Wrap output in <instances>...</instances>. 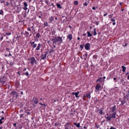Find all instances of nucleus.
<instances>
[{
  "instance_id": "f257e3e1",
  "label": "nucleus",
  "mask_w": 129,
  "mask_h": 129,
  "mask_svg": "<svg viewBox=\"0 0 129 129\" xmlns=\"http://www.w3.org/2000/svg\"><path fill=\"white\" fill-rule=\"evenodd\" d=\"M52 41H53V43H55L56 45H58L60 44L62 41V40L61 37L59 36L56 38H55L52 39Z\"/></svg>"
},
{
  "instance_id": "f03ea898",
  "label": "nucleus",
  "mask_w": 129,
  "mask_h": 129,
  "mask_svg": "<svg viewBox=\"0 0 129 129\" xmlns=\"http://www.w3.org/2000/svg\"><path fill=\"white\" fill-rule=\"evenodd\" d=\"M129 98L128 95H126L124 96L123 98V100L121 101V104L120 105H123L125 103H127V101Z\"/></svg>"
},
{
  "instance_id": "7ed1b4c3",
  "label": "nucleus",
  "mask_w": 129,
  "mask_h": 129,
  "mask_svg": "<svg viewBox=\"0 0 129 129\" xmlns=\"http://www.w3.org/2000/svg\"><path fill=\"white\" fill-rule=\"evenodd\" d=\"M116 114V113L115 112H113L112 113V116H108L106 117L105 116V118H106V121H110L111 118H115V116Z\"/></svg>"
},
{
  "instance_id": "20e7f679",
  "label": "nucleus",
  "mask_w": 129,
  "mask_h": 129,
  "mask_svg": "<svg viewBox=\"0 0 129 129\" xmlns=\"http://www.w3.org/2000/svg\"><path fill=\"white\" fill-rule=\"evenodd\" d=\"M28 60L29 61V62L33 65L34 63H36V61L34 57H30L28 59Z\"/></svg>"
},
{
  "instance_id": "39448f33",
  "label": "nucleus",
  "mask_w": 129,
  "mask_h": 129,
  "mask_svg": "<svg viewBox=\"0 0 129 129\" xmlns=\"http://www.w3.org/2000/svg\"><path fill=\"white\" fill-rule=\"evenodd\" d=\"M95 91L96 92H97L98 91L101 90L102 88H101V86L99 84L97 85L95 87Z\"/></svg>"
},
{
  "instance_id": "423d86ee",
  "label": "nucleus",
  "mask_w": 129,
  "mask_h": 129,
  "mask_svg": "<svg viewBox=\"0 0 129 129\" xmlns=\"http://www.w3.org/2000/svg\"><path fill=\"white\" fill-rule=\"evenodd\" d=\"M90 46L91 45L89 43H86L85 46V49L87 50H89L90 48Z\"/></svg>"
},
{
  "instance_id": "0eeeda50",
  "label": "nucleus",
  "mask_w": 129,
  "mask_h": 129,
  "mask_svg": "<svg viewBox=\"0 0 129 129\" xmlns=\"http://www.w3.org/2000/svg\"><path fill=\"white\" fill-rule=\"evenodd\" d=\"M31 102L33 104H37L38 103V99L36 98H34L31 100Z\"/></svg>"
},
{
  "instance_id": "6e6552de",
  "label": "nucleus",
  "mask_w": 129,
  "mask_h": 129,
  "mask_svg": "<svg viewBox=\"0 0 129 129\" xmlns=\"http://www.w3.org/2000/svg\"><path fill=\"white\" fill-rule=\"evenodd\" d=\"M102 108H100V109L98 108L97 111L99 113L100 115H102V114H105L104 112H103Z\"/></svg>"
},
{
  "instance_id": "1a4fd4ad",
  "label": "nucleus",
  "mask_w": 129,
  "mask_h": 129,
  "mask_svg": "<svg viewBox=\"0 0 129 129\" xmlns=\"http://www.w3.org/2000/svg\"><path fill=\"white\" fill-rule=\"evenodd\" d=\"M24 6L23 7V9L25 10H27L28 9V8L27 7L28 6L27 3L25 2H24Z\"/></svg>"
},
{
  "instance_id": "9d476101",
  "label": "nucleus",
  "mask_w": 129,
  "mask_h": 129,
  "mask_svg": "<svg viewBox=\"0 0 129 129\" xmlns=\"http://www.w3.org/2000/svg\"><path fill=\"white\" fill-rule=\"evenodd\" d=\"M116 110V106H114L113 107H112L110 109V111L112 112H115Z\"/></svg>"
},
{
  "instance_id": "9b49d317",
  "label": "nucleus",
  "mask_w": 129,
  "mask_h": 129,
  "mask_svg": "<svg viewBox=\"0 0 129 129\" xmlns=\"http://www.w3.org/2000/svg\"><path fill=\"white\" fill-rule=\"evenodd\" d=\"M79 93V92L78 91L77 92H73L72 93V94L73 95H75L76 96V98H78L79 97V96H78V94Z\"/></svg>"
},
{
  "instance_id": "f8f14e48",
  "label": "nucleus",
  "mask_w": 129,
  "mask_h": 129,
  "mask_svg": "<svg viewBox=\"0 0 129 129\" xmlns=\"http://www.w3.org/2000/svg\"><path fill=\"white\" fill-rule=\"evenodd\" d=\"M70 124L69 123H66L64 126L65 129H69L70 126Z\"/></svg>"
},
{
  "instance_id": "ddd939ff",
  "label": "nucleus",
  "mask_w": 129,
  "mask_h": 129,
  "mask_svg": "<svg viewBox=\"0 0 129 129\" xmlns=\"http://www.w3.org/2000/svg\"><path fill=\"white\" fill-rule=\"evenodd\" d=\"M103 79L101 77H100L98 78L97 81H96V83H98L99 82V83L100 82H102Z\"/></svg>"
},
{
  "instance_id": "4468645a",
  "label": "nucleus",
  "mask_w": 129,
  "mask_h": 129,
  "mask_svg": "<svg viewBox=\"0 0 129 129\" xmlns=\"http://www.w3.org/2000/svg\"><path fill=\"white\" fill-rule=\"evenodd\" d=\"M67 37L70 41H71L72 38V35L71 34H69L67 36Z\"/></svg>"
},
{
  "instance_id": "2eb2a0df",
  "label": "nucleus",
  "mask_w": 129,
  "mask_h": 129,
  "mask_svg": "<svg viewBox=\"0 0 129 129\" xmlns=\"http://www.w3.org/2000/svg\"><path fill=\"white\" fill-rule=\"evenodd\" d=\"M46 52L44 54L42 55V56H41V58L42 59H44L45 58H46Z\"/></svg>"
},
{
  "instance_id": "dca6fc26",
  "label": "nucleus",
  "mask_w": 129,
  "mask_h": 129,
  "mask_svg": "<svg viewBox=\"0 0 129 129\" xmlns=\"http://www.w3.org/2000/svg\"><path fill=\"white\" fill-rule=\"evenodd\" d=\"M54 20V17L52 16L49 19V23H52Z\"/></svg>"
},
{
  "instance_id": "f3484780",
  "label": "nucleus",
  "mask_w": 129,
  "mask_h": 129,
  "mask_svg": "<svg viewBox=\"0 0 129 129\" xmlns=\"http://www.w3.org/2000/svg\"><path fill=\"white\" fill-rule=\"evenodd\" d=\"M11 94L12 95H16L17 96H18V94L16 92L12 91L11 93Z\"/></svg>"
},
{
  "instance_id": "a211bd4d",
  "label": "nucleus",
  "mask_w": 129,
  "mask_h": 129,
  "mask_svg": "<svg viewBox=\"0 0 129 129\" xmlns=\"http://www.w3.org/2000/svg\"><path fill=\"white\" fill-rule=\"evenodd\" d=\"M90 95L91 93L90 92H88L86 93V96L89 98V99H90L91 97L90 96Z\"/></svg>"
},
{
  "instance_id": "6ab92c4d",
  "label": "nucleus",
  "mask_w": 129,
  "mask_h": 129,
  "mask_svg": "<svg viewBox=\"0 0 129 129\" xmlns=\"http://www.w3.org/2000/svg\"><path fill=\"white\" fill-rule=\"evenodd\" d=\"M41 108L42 109H44L45 108L46 105L45 104H42L41 103Z\"/></svg>"
},
{
  "instance_id": "aec40b11",
  "label": "nucleus",
  "mask_w": 129,
  "mask_h": 129,
  "mask_svg": "<svg viewBox=\"0 0 129 129\" xmlns=\"http://www.w3.org/2000/svg\"><path fill=\"white\" fill-rule=\"evenodd\" d=\"M121 68L122 69V71L123 72H124L125 71V70L126 69V68L124 66H122L121 67Z\"/></svg>"
},
{
  "instance_id": "412c9836",
  "label": "nucleus",
  "mask_w": 129,
  "mask_h": 129,
  "mask_svg": "<svg viewBox=\"0 0 129 129\" xmlns=\"http://www.w3.org/2000/svg\"><path fill=\"white\" fill-rule=\"evenodd\" d=\"M56 5L57 7L58 8H60V9L62 8V7H61L60 4L57 3H56Z\"/></svg>"
},
{
  "instance_id": "4be33fe9",
  "label": "nucleus",
  "mask_w": 129,
  "mask_h": 129,
  "mask_svg": "<svg viewBox=\"0 0 129 129\" xmlns=\"http://www.w3.org/2000/svg\"><path fill=\"white\" fill-rule=\"evenodd\" d=\"M87 33L88 34L87 36L88 37H91L92 36V35L90 33V31H88Z\"/></svg>"
},
{
  "instance_id": "5701e85b",
  "label": "nucleus",
  "mask_w": 129,
  "mask_h": 129,
  "mask_svg": "<svg viewBox=\"0 0 129 129\" xmlns=\"http://www.w3.org/2000/svg\"><path fill=\"white\" fill-rule=\"evenodd\" d=\"M84 44H82L81 45H80V48L81 49V50H82L84 48Z\"/></svg>"
},
{
  "instance_id": "b1692460",
  "label": "nucleus",
  "mask_w": 129,
  "mask_h": 129,
  "mask_svg": "<svg viewBox=\"0 0 129 129\" xmlns=\"http://www.w3.org/2000/svg\"><path fill=\"white\" fill-rule=\"evenodd\" d=\"M93 34L94 36L96 35L97 34V33L96 32V28H94V29Z\"/></svg>"
},
{
  "instance_id": "393cba45",
  "label": "nucleus",
  "mask_w": 129,
  "mask_h": 129,
  "mask_svg": "<svg viewBox=\"0 0 129 129\" xmlns=\"http://www.w3.org/2000/svg\"><path fill=\"white\" fill-rule=\"evenodd\" d=\"M74 4L75 5H77L78 4V2L77 1H75L74 2Z\"/></svg>"
},
{
  "instance_id": "a878e982",
  "label": "nucleus",
  "mask_w": 129,
  "mask_h": 129,
  "mask_svg": "<svg viewBox=\"0 0 129 129\" xmlns=\"http://www.w3.org/2000/svg\"><path fill=\"white\" fill-rule=\"evenodd\" d=\"M25 74L27 76H28L29 75V74L28 72H26L25 73H24L23 74V75Z\"/></svg>"
},
{
  "instance_id": "bb28decb",
  "label": "nucleus",
  "mask_w": 129,
  "mask_h": 129,
  "mask_svg": "<svg viewBox=\"0 0 129 129\" xmlns=\"http://www.w3.org/2000/svg\"><path fill=\"white\" fill-rule=\"evenodd\" d=\"M36 36L37 38H39L40 36V34L39 33H37L36 35Z\"/></svg>"
},
{
  "instance_id": "cd10ccee",
  "label": "nucleus",
  "mask_w": 129,
  "mask_h": 129,
  "mask_svg": "<svg viewBox=\"0 0 129 129\" xmlns=\"http://www.w3.org/2000/svg\"><path fill=\"white\" fill-rule=\"evenodd\" d=\"M48 23L47 22H44V25L45 26H47L48 25Z\"/></svg>"
},
{
  "instance_id": "c85d7f7f",
  "label": "nucleus",
  "mask_w": 129,
  "mask_h": 129,
  "mask_svg": "<svg viewBox=\"0 0 129 129\" xmlns=\"http://www.w3.org/2000/svg\"><path fill=\"white\" fill-rule=\"evenodd\" d=\"M98 56L96 55H94L93 56V58L94 59H96L97 58Z\"/></svg>"
},
{
  "instance_id": "c756f323",
  "label": "nucleus",
  "mask_w": 129,
  "mask_h": 129,
  "mask_svg": "<svg viewBox=\"0 0 129 129\" xmlns=\"http://www.w3.org/2000/svg\"><path fill=\"white\" fill-rule=\"evenodd\" d=\"M60 124L59 123H57V122H56L54 124V126H56L57 125H59Z\"/></svg>"
},
{
  "instance_id": "7c9ffc66",
  "label": "nucleus",
  "mask_w": 129,
  "mask_h": 129,
  "mask_svg": "<svg viewBox=\"0 0 129 129\" xmlns=\"http://www.w3.org/2000/svg\"><path fill=\"white\" fill-rule=\"evenodd\" d=\"M40 44H39V45H38L37 47V48L36 49L37 50H39L40 49V48H39V46H40Z\"/></svg>"
},
{
  "instance_id": "2f4dec72",
  "label": "nucleus",
  "mask_w": 129,
  "mask_h": 129,
  "mask_svg": "<svg viewBox=\"0 0 129 129\" xmlns=\"http://www.w3.org/2000/svg\"><path fill=\"white\" fill-rule=\"evenodd\" d=\"M6 34L7 36H9L11 34V33H6Z\"/></svg>"
},
{
  "instance_id": "473e14b6",
  "label": "nucleus",
  "mask_w": 129,
  "mask_h": 129,
  "mask_svg": "<svg viewBox=\"0 0 129 129\" xmlns=\"http://www.w3.org/2000/svg\"><path fill=\"white\" fill-rule=\"evenodd\" d=\"M25 33L26 34V36L28 37V36L29 35V33L27 32L26 31L25 32Z\"/></svg>"
},
{
  "instance_id": "72a5a7b5",
  "label": "nucleus",
  "mask_w": 129,
  "mask_h": 129,
  "mask_svg": "<svg viewBox=\"0 0 129 129\" xmlns=\"http://www.w3.org/2000/svg\"><path fill=\"white\" fill-rule=\"evenodd\" d=\"M45 3L48 5H49L50 4V3L49 2V0L46 1Z\"/></svg>"
},
{
  "instance_id": "f704fd0d",
  "label": "nucleus",
  "mask_w": 129,
  "mask_h": 129,
  "mask_svg": "<svg viewBox=\"0 0 129 129\" xmlns=\"http://www.w3.org/2000/svg\"><path fill=\"white\" fill-rule=\"evenodd\" d=\"M76 126L78 127H80V123H78L77 124Z\"/></svg>"
},
{
  "instance_id": "c9c22d12",
  "label": "nucleus",
  "mask_w": 129,
  "mask_h": 129,
  "mask_svg": "<svg viewBox=\"0 0 129 129\" xmlns=\"http://www.w3.org/2000/svg\"><path fill=\"white\" fill-rule=\"evenodd\" d=\"M115 17H113V18L111 19V20L112 22H115V19H114Z\"/></svg>"
},
{
  "instance_id": "e433bc0d",
  "label": "nucleus",
  "mask_w": 129,
  "mask_h": 129,
  "mask_svg": "<svg viewBox=\"0 0 129 129\" xmlns=\"http://www.w3.org/2000/svg\"><path fill=\"white\" fill-rule=\"evenodd\" d=\"M116 78H114V82L116 83L117 82V80H116Z\"/></svg>"
},
{
  "instance_id": "4c0bfd02",
  "label": "nucleus",
  "mask_w": 129,
  "mask_h": 129,
  "mask_svg": "<svg viewBox=\"0 0 129 129\" xmlns=\"http://www.w3.org/2000/svg\"><path fill=\"white\" fill-rule=\"evenodd\" d=\"M88 4L87 3L85 2L83 4V5L85 6H86Z\"/></svg>"
},
{
  "instance_id": "58836bf2",
  "label": "nucleus",
  "mask_w": 129,
  "mask_h": 129,
  "mask_svg": "<svg viewBox=\"0 0 129 129\" xmlns=\"http://www.w3.org/2000/svg\"><path fill=\"white\" fill-rule=\"evenodd\" d=\"M37 46V44H34L33 46V47L34 48H35Z\"/></svg>"
},
{
  "instance_id": "ea45409f",
  "label": "nucleus",
  "mask_w": 129,
  "mask_h": 129,
  "mask_svg": "<svg viewBox=\"0 0 129 129\" xmlns=\"http://www.w3.org/2000/svg\"><path fill=\"white\" fill-rule=\"evenodd\" d=\"M109 129H116V128L113 127L112 126Z\"/></svg>"
},
{
  "instance_id": "a19ab883",
  "label": "nucleus",
  "mask_w": 129,
  "mask_h": 129,
  "mask_svg": "<svg viewBox=\"0 0 129 129\" xmlns=\"http://www.w3.org/2000/svg\"><path fill=\"white\" fill-rule=\"evenodd\" d=\"M53 49H52L50 51H49V53H51L52 52H53Z\"/></svg>"
},
{
  "instance_id": "79ce46f5",
  "label": "nucleus",
  "mask_w": 129,
  "mask_h": 129,
  "mask_svg": "<svg viewBox=\"0 0 129 129\" xmlns=\"http://www.w3.org/2000/svg\"><path fill=\"white\" fill-rule=\"evenodd\" d=\"M34 43L35 42H32V41H31L30 42V43L31 44V45H33Z\"/></svg>"
},
{
  "instance_id": "37998d69",
  "label": "nucleus",
  "mask_w": 129,
  "mask_h": 129,
  "mask_svg": "<svg viewBox=\"0 0 129 129\" xmlns=\"http://www.w3.org/2000/svg\"><path fill=\"white\" fill-rule=\"evenodd\" d=\"M95 127H97V128H98L99 127V124H95Z\"/></svg>"
},
{
  "instance_id": "c03bdc74",
  "label": "nucleus",
  "mask_w": 129,
  "mask_h": 129,
  "mask_svg": "<svg viewBox=\"0 0 129 129\" xmlns=\"http://www.w3.org/2000/svg\"><path fill=\"white\" fill-rule=\"evenodd\" d=\"M112 15H109V18H111L112 17Z\"/></svg>"
},
{
  "instance_id": "a18cd8bd",
  "label": "nucleus",
  "mask_w": 129,
  "mask_h": 129,
  "mask_svg": "<svg viewBox=\"0 0 129 129\" xmlns=\"http://www.w3.org/2000/svg\"><path fill=\"white\" fill-rule=\"evenodd\" d=\"M54 100V102H58V99L56 100Z\"/></svg>"
},
{
  "instance_id": "49530a36",
  "label": "nucleus",
  "mask_w": 129,
  "mask_h": 129,
  "mask_svg": "<svg viewBox=\"0 0 129 129\" xmlns=\"http://www.w3.org/2000/svg\"><path fill=\"white\" fill-rule=\"evenodd\" d=\"M127 45V43H126L124 45H123L122 46H123H123L125 47Z\"/></svg>"
},
{
  "instance_id": "de8ad7c7",
  "label": "nucleus",
  "mask_w": 129,
  "mask_h": 129,
  "mask_svg": "<svg viewBox=\"0 0 129 129\" xmlns=\"http://www.w3.org/2000/svg\"><path fill=\"white\" fill-rule=\"evenodd\" d=\"M20 118H21L23 116V114H21L20 115Z\"/></svg>"
},
{
  "instance_id": "09e8293b",
  "label": "nucleus",
  "mask_w": 129,
  "mask_h": 129,
  "mask_svg": "<svg viewBox=\"0 0 129 129\" xmlns=\"http://www.w3.org/2000/svg\"><path fill=\"white\" fill-rule=\"evenodd\" d=\"M107 13H106L104 15V16H106L107 15Z\"/></svg>"
},
{
  "instance_id": "8fccbe9b",
  "label": "nucleus",
  "mask_w": 129,
  "mask_h": 129,
  "mask_svg": "<svg viewBox=\"0 0 129 129\" xmlns=\"http://www.w3.org/2000/svg\"><path fill=\"white\" fill-rule=\"evenodd\" d=\"M3 123V121L2 120L0 119V124H1Z\"/></svg>"
},
{
  "instance_id": "3c124183",
  "label": "nucleus",
  "mask_w": 129,
  "mask_h": 129,
  "mask_svg": "<svg viewBox=\"0 0 129 129\" xmlns=\"http://www.w3.org/2000/svg\"><path fill=\"white\" fill-rule=\"evenodd\" d=\"M92 9L93 10H95V7H93L92 8Z\"/></svg>"
},
{
  "instance_id": "603ef678",
  "label": "nucleus",
  "mask_w": 129,
  "mask_h": 129,
  "mask_svg": "<svg viewBox=\"0 0 129 129\" xmlns=\"http://www.w3.org/2000/svg\"><path fill=\"white\" fill-rule=\"evenodd\" d=\"M95 23L96 24V25H98L99 24V23L98 22H96Z\"/></svg>"
},
{
  "instance_id": "864d4df0",
  "label": "nucleus",
  "mask_w": 129,
  "mask_h": 129,
  "mask_svg": "<svg viewBox=\"0 0 129 129\" xmlns=\"http://www.w3.org/2000/svg\"><path fill=\"white\" fill-rule=\"evenodd\" d=\"M17 73L19 75V76H20L21 75L20 74V72L19 71L18 73Z\"/></svg>"
},
{
  "instance_id": "5fc2aeb1",
  "label": "nucleus",
  "mask_w": 129,
  "mask_h": 129,
  "mask_svg": "<svg viewBox=\"0 0 129 129\" xmlns=\"http://www.w3.org/2000/svg\"><path fill=\"white\" fill-rule=\"evenodd\" d=\"M27 30H29V31H31V29L29 28H27Z\"/></svg>"
},
{
  "instance_id": "6e6d98bb",
  "label": "nucleus",
  "mask_w": 129,
  "mask_h": 129,
  "mask_svg": "<svg viewBox=\"0 0 129 129\" xmlns=\"http://www.w3.org/2000/svg\"><path fill=\"white\" fill-rule=\"evenodd\" d=\"M13 125L14 126H16V123H14Z\"/></svg>"
},
{
  "instance_id": "4d7b16f0",
  "label": "nucleus",
  "mask_w": 129,
  "mask_h": 129,
  "mask_svg": "<svg viewBox=\"0 0 129 129\" xmlns=\"http://www.w3.org/2000/svg\"><path fill=\"white\" fill-rule=\"evenodd\" d=\"M116 24V23L115 22H114L113 23V25H114Z\"/></svg>"
},
{
  "instance_id": "13d9d810",
  "label": "nucleus",
  "mask_w": 129,
  "mask_h": 129,
  "mask_svg": "<svg viewBox=\"0 0 129 129\" xmlns=\"http://www.w3.org/2000/svg\"><path fill=\"white\" fill-rule=\"evenodd\" d=\"M6 5L7 6L9 5V4L8 2H6Z\"/></svg>"
},
{
  "instance_id": "bf43d9fd",
  "label": "nucleus",
  "mask_w": 129,
  "mask_h": 129,
  "mask_svg": "<svg viewBox=\"0 0 129 129\" xmlns=\"http://www.w3.org/2000/svg\"><path fill=\"white\" fill-rule=\"evenodd\" d=\"M86 35V34L85 33L83 34V35L84 36H85Z\"/></svg>"
},
{
  "instance_id": "052dcab7",
  "label": "nucleus",
  "mask_w": 129,
  "mask_h": 129,
  "mask_svg": "<svg viewBox=\"0 0 129 129\" xmlns=\"http://www.w3.org/2000/svg\"><path fill=\"white\" fill-rule=\"evenodd\" d=\"M4 119V117H2V118H1V119L2 120H3Z\"/></svg>"
},
{
  "instance_id": "680f3d73",
  "label": "nucleus",
  "mask_w": 129,
  "mask_h": 129,
  "mask_svg": "<svg viewBox=\"0 0 129 129\" xmlns=\"http://www.w3.org/2000/svg\"><path fill=\"white\" fill-rule=\"evenodd\" d=\"M85 56L86 57H87V53H86L85 54Z\"/></svg>"
},
{
  "instance_id": "e2e57ef3",
  "label": "nucleus",
  "mask_w": 129,
  "mask_h": 129,
  "mask_svg": "<svg viewBox=\"0 0 129 129\" xmlns=\"http://www.w3.org/2000/svg\"><path fill=\"white\" fill-rule=\"evenodd\" d=\"M26 70V68H25L23 70V71H25Z\"/></svg>"
},
{
  "instance_id": "0e129e2a",
  "label": "nucleus",
  "mask_w": 129,
  "mask_h": 129,
  "mask_svg": "<svg viewBox=\"0 0 129 129\" xmlns=\"http://www.w3.org/2000/svg\"><path fill=\"white\" fill-rule=\"evenodd\" d=\"M55 18L56 20H57L58 19V18L57 17H55Z\"/></svg>"
},
{
  "instance_id": "69168bd1",
  "label": "nucleus",
  "mask_w": 129,
  "mask_h": 129,
  "mask_svg": "<svg viewBox=\"0 0 129 129\" xmlns=\"http://www.w3.org/2000/svg\"><path fill=\"white\" fill-rule=\"evenodd\" d=\"M92 26H89V28L90 29H91L92 28Z\"/></svg>"
},
{
  "instance_id": "338daca9",
  "label": "nucleus",
  "mask_w": 129,
  "mask_h": 129,
  "mask_svg": "<svg viewBox=\"0 0 129 129\" xmlns=\"http://www.w3.org/2000/svg\"><path fill=\"white\" fill-rule=\"evenodd\" d=\"M3 37H1L0 38L1 40H2L3 39Z\"/></svg>"
},
{
  "instance_id": "774afa93",
  "label": "nucleus",
  "mask_w": 129,
  "mask_h": 129,
  "mask_svg": "<svg viewBox=\"0 0 129 129\" xmlns=\"http://www.w3.org/2000/svg\"><path fill=\"white\" fill-rule=\"evenodd\" d=\"M127 78L129 80V74L128 75V76H127Z\"/></svg>"
}]
</instances>
